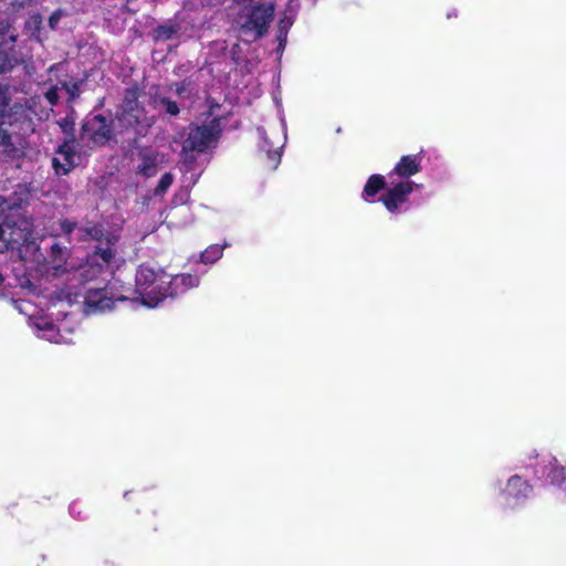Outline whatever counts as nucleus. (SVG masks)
<instances>
[{
	"mask_svg": "<svg viewBox=\"0 0 566 566\" xmlns=\"http://www.w3.org/2000/svg\"><path fill=\"white\" fill-rule=\"evenodd\" d=\"M73 122H70L69 119H65L63 123H61V127L63 129V132H69V130H72L73 129Z\"/></svg>",
	"mask_w": 566,
	"mask_h": 566,
	"instance_id": "nucleus-28",
	"label": "nucleus"
},
{
	"mask_svg": "<svg viewBox=\"0 0 566 566\" xmlns=\"http://www.w3.org/2000/svg\"><path fill=\"white\" fill-rule=\"evenodd\" d=\"M76 506H77V504H75V503H73V504L70 506V513H71L72 515H74V516L80 514V513H76V512H75Z\"/></svg>",
	"mask_w": 566,
	"mask_h": 566,
	"instance_id": "nucleus-30",
	"label": "nucleus"
},
{
	"mask_svg": "<svg viewBox=\"0 0 566 566\" xmlns=\"http://www.w3.org/2000/svg\"><path fill=\"white\" fill-rule=\"evenodd\" d=\"M389 179V187L380 200L388 211L396 212L399 206L407 201L408 196L413 191V189L419 188L420 185H417L409 179L401 181H395L392 178Z\"/></svg>",
	"mask_w": 566,
	"mask_h": 566,
	"instance_id": "nucleus-8",
	"label": "nucleus"
},
{
	"mask_svg": "<svg viewBox=\"0 0 566 566\" xmlns=\"http://www.w3.org/2000/svg\"><path fill=\"white\" fill-rule=\"evenodd\" d=\"M78 157L73 151V144L64 143L60 146L56 157L53 158V166L56 174L65 175L77 165Z\"/></svg>",
	"mask_w": 566,
	"mask_h": 566,
	"instance_id": "nucleus-13",
	"label": "nucleus"
},
{
	"mask_svg": "<svg viewBox=\"0 0 566 566\" xmlns=\"http://www.w3.org/2000/svg\"><path fill=\"white\" fill-rule=\"evenodd\" d=\"M75 232L76 237L80 239H93L96 241L103 240L104 233L98 227H90V228H77L76 224L69 220H63L60 222V232H52V235L56 237L60 234L71 235Z\"/></svg>",
	"mask_w": 566,
	"mask_h": 566,
	"instance_id": "nucleus-12",
	"label": "nucleus"
},
{
	"mask_svg": "<svg viewBox=\"0 0 566 566\" xmlns=\"http://www.w3.org/2000/svg\"><path fill=\"white\" fill-rule=\"evenodd\" d=\"M114 137V130L111 123L101 116L93 115L85 119L81 140L88 146H102L107 144Z\"/></svg>",
	"mask_w": 566,
	"mask_h": 566,
	"instance_id": "nucleus-7",
	"label": "nucleus"
},
{
	"mask_svg": "<svg viewBox=\"0 0 566 566\" xmlns=\"http://www.w3.org/2000/svg\"><path fill=\"white\" fill-rule=\"evenodd\" d=\"M174 181V176L170 172H166L161 176V178L158 181V185L154 189V196L155 197H163L167 190L170 188Z\"/></svg>",
	"mask_w": 566,
	"mask_h": 566,
	"instance_id": "nucleus-23",
	"label": "nucleus"
},
{
	"mask_svg": "<svg viewBox=\"0 0 566 566\" xmlns=\"http://www.w3.org/2000/svg\"><path fill=\"white\" fill-rule=\"evenodd\" d=\"M6 92H8V88H0V97L3 99L0 108V146H4L10 142V134L4 128L6 125L13 126V118H10L9 115L12 113H6V108L8 106V103L6 101ZM12 109V107L10 108Z\"/></svg>",
	"mask_w": 566,
	"mask_h": 566,
	"instance_id": "nucleus-19",
	"label": "nucleus"
},
{
	"mask_svg": "<svg viewBox=\"0 0 566 566\" xmlns=\"http://www.w3.org/2000/svg\"><path fill=\"white\" fill-rule=\"evenodd\" d=\"M61 15L62 14L60 11H55L54 13H52V15L49 19V24L52 29H54L57 25V23L61 19Z\"/></svg>",
	"mask_w": 566,
	"mask_h": 566,
	"instance_id": "nucleus-27",
	"label": "nucleus"
},
{
	"mask_svg": "<svg viewBox=\"0 0 566 566\" xmlns=\"http://www.w3.org/2000/svg\"><path fill=\"white\" fill-rule=\"evenodd\" d=\"M9 249L19 250V255L24 262L38 263V271L46 277H59L78 271L82 279L93 280L107 270L113 258L108 247L97 248L86 264L76 269L69 250L55 242L50 248L49 256L40 262L39 247L32 238V224L30 220L20 216L14 221L6 220L0 224V252Z\"/></svg>",
	"mask_w": 566,
	"mask_h": 566,
	"instance_id": "nucleus-1",
	"label": "nucleus"
},
{
	"mask_svg": "<svg viewBox=\"0 0 566 566\" xmlns=\"http://www.w3.org/2000/svg\"><path fill=\"white\" fill-rule=\"evenodd\" d=\"M543 475L551 484L566 489V467L556 458L551 457L543 461Z\"/></svg>",
	"mask_w": 566,
	"mask_h": 566,
	"instance_id": "nucleus-15",
	"label": "nucleus"
},
{
	"mask_svg": "<svg viewBox=\"0 0 566 566\" xmlns=\"http://www.w3.org/2000/svg\"><path fill=\"white\" fill-rule=\"evenodd\" d=\"M292 2H295V7L291 11V14L284 13L283 18H281V20L279 21L280 32H285L286 33L287 30L290 29V27L294 22V18H295L296 12H297L298 7H300V0H291V3Z\"/></svg>",
	"mask_w": 566,
	"mask_h": 566,
	"instance_id": "nucleus-22",
	"label": "nucleus"
},
{
	"mask_svg": "<svg viewBox=\"0 0 566 566\" xmlns=\"http://www.w3.org/2000/svg\"><path fill=\"white\" fill-rule=\"evenodd\" d=\"M161 105L165 108L166 113L170 115H177L179 113L178 105L172 101L163 99Z\"/></svg>",
	"mask_w": 566,
	"mask_h": 566,
	"instance_id": "nucleus-25",
	"label": "nucleus"
},
{
	"mask_svg": "<svg viewBox=\"0 0 566 566\" xmlns=\"http://www.w3.org/2000/svg\"><path fill=\"white\" fill-rule=\"evenodd\" d=\"M421 170V156L420 155H406L400 158V160L395 166L391 174H389V178H394V176H398L405 179L418 174Z\"/></svg>",
	"mask_w": 566,
	"mask_h": 566,
	"instance_id": "nucleus-16",
	"label": "nucleus"
},
{
	"mask_svg": "<svg viewBox=\"0 0 566 566\" xmlns=\"http://www.w3.org/2000/svg\"><path fill=\"white\" fill-rule=\"evenodd\" d=\"M114 301L107 296L104 290H90L85 295V306L87 314L105 312L111 310Z\"/></svg>",
	"mask_w": 566,
	"mask_h": 566,
	"instance_id": "nucleus-14",
	"label": "nucleus"
},
{
	"mask_svg": "<svg viewBox=\"0 0 566 566\" xmlns=\"http://www.w3.org/2000/svg\"><path fill=\"white\" fill-rule=\"evenodd\" d=\"M199 285V277L192 274L170 275L163 270L144 269V306L154 308L167 297L182 294Z\"/></svg>",
	"mask_w": 566,
	"mask_h": 566,
	"instance_id": "nucleus-3",
	"label": "nucleus"
},
{
	"mask_svg": "<svg viewBox=\"0 0 566 566\" xmlns=\"http://www.w3.org/2000/svg\"><path fill=\"white\" fill-rule=\"evenodd\" d=\"M219 124L213 120L209 125L192 127L188 138L182 145V163L185 167H192L193 151L202 153L213 145L219 136Z\"/></svg>",
	"mask_w": 566,
	"mask_h": 566,
	"instance_id": "nucleus-6",
	"label": "nucleus"
},
{
	"mask_svg": "<svg viewBox=\"0 0 566 566\" xmlns=\"http://www.w3.org/2000/svg\"><path fill=\"white\" fill-rule=\"evenodd\" d=\"M184 185L176 191L172 198V205H184L190 198V187H192L200 176V171H197L192 167H186Z\"/></svg>",
	"mask_w": 566,
	"mask_h": 566,
	"instance_id": "nucleus-17",
	"label": "nucleus"
},
{
	"mask_svg": "<svg viewBox=\"0 0 566 566\" xmlns=\"http://www.w3.org/2000/svg\"><path fill=\"white\" fill-rule=\"evenodd\" d=\"M273 13L274 6L272 3L245 6L237 19L241 38L251 42L264 35L273 19Z\"/></svg>",
	"mask_w": 566,
	"mask_h": 566,
	"instance_id": "nucleus-5",
	"label": "nucleus"
},
{
	"mask_svg": "<svg viewBox=\"0 0 566 566\" xmlns=\"http://www.w3.org/2000/svg\"><path fill=\"white\" fill-rule=\"evenodd\" d=\"M531 486L520 476H512L506 484L505 493L516 501L525 499L531 494Z\"/></svg>",
	"mask_w": 566,
	"mask_h": 566,
	"instance_id": "nucleus-18",
	"label": "nucleus"
},
{
	"mask_svg": "<svg viewBox=\"0 0 566 566\" xmlns=\"http://www.w3.org/2000/svg\"><path fill=\"white\" fill-rule=\"evenodd\" d=\"M281 130L282 135L276 137V140H269L266 133L263 129H259V134L262 138L260 147L262 150L266 153L268 159L270 161L271 168L275 169L281 160V150L284 146L286 139V125L283 119H281Z\"/></svg>",
	"mask_w": 566,
	"mask_h": 566,
	"instance_id": "nucleus-10",
	"label": "nucleus"
},
{
	"mask_svg": "<svg viewBox=\"0 0 566 566\" xmlns=\"http://www.w3.org/2000/svg\"><path fill=\"white\" fill-rule=\"evenodd\" d=\"M139 93L137 90L127 91L120 106L117 117L118 125L125 129H134L138 132L139 117L142 108L138 102Z\"/></svg>",
	"mask_w": 566,
	"mask_h": 566,
	"instance_id": "nucleus-9",
	"label": "nucleus"
},
{
	"mask_svg": "<svg viewBox=\"0 0 566 566\" xmlns=\"http://www.w3.org/2000/svg\"><path fill=\"white\" fill-rule=\"evenodd\" d=\"M385 188V178L381 175H373L367 180L364 191L363 198L368 200L370 197H374L379 190Z\"/></svg>",
	"mask_w": 566,
	"mask_h": 566,
	"instance_id": "nucleus-20",
	"label": "nucleus"
},
{
	"mask_svg": "<svg viewBox=\"0 0 566 566\" xmlns=\"http://www.w3.org/2000/svg\"><path fill=\"white\" fill-rule=\"evenodd\" d=\"M294 7H295V2L291 3V0H289L287 7H286V10L284 13L291 14V11L293 10Z\"/></svg>",
	"mask_w": 566,
	"mask_h": 566,
	"instance_id": "nucleus-29",
	"label": "nucleus"
},
{
	"mask_svg": "<svg viewBox=\"0 0 566 566\" xmlns=\"http://www.w3.org/2000/svg\"><path fill=\"white\" fill-rule=\"evenodd\" d=\"M41 24V18L38 14H34L30 18V20L27 22V27L29 29L33 28L34 32L39 29Z\"/></svg>",
	"mask_w": 566,
	"mask_h": 566,
	"instance_id": "nucleus-26",
	"label": "nucleus"
},
{
	"mask_svg": "<svg viewBox=\"0 0 566 566\" xmlns=\"http://www.w3.org/2000/svg\"><path fill=\"white\" fill-rule=\"evenodd\" d=\"M175 32V29L171 27H159L156 31V40H168Z\"/></svg>",
	"mask_w": 566,
	"mask_h": 566,
	"instance_id": "nucleus-24",
	"label": "nucleus"
},
{
	"mask_svg": "<svg viewBox=\"0 0 566 566\" xmlns=\"http://www.w3.org/2000/svg\"><path fill=\"white\" fill-rule=\"evenodd\" d=\"M21 290L28 298L15 300L14 306L29 317V323L36 336L55 344L70 343L73 327L69 323L54 324L51 318L54 313L43 314V311L44 307L49 311L59 307L56 314H63L65 318L67 316L66 308L76 301L77 293L61 291L53 297L48 287L41 289L30 279L21 282Z\"/></svg>",
	"mask_w": 566,
	"mask_h": 566,
	"instance_id": "nucleus-2",
	"label": "nucleus"
},
{
	"mask_svg": "<svg viewBox=\"0 0 566 566\" xmlns=\"http://www.w3.org/2000/svg\"><path fill=\"white\" fill-rule=\"evenodd\" d=\"M223 249H224V247H222V245H218V244L210 245L201 253L200 261L202 263H214L222 256Z\"/></svg>",
	"mask_w": 566,
	"mask_h": 566,
	"instance_id": "nucleus-21",
	"label": "nucleus"
},
{
	"mask_svg": "<svg viewBox=\"0 0 566 566\" xmlns=\"http://www.w3.org/2000/svg\"><path fill=\"white\" fill-rule=\"evenodd\" d=\"M81 85L82 82L60 81L44 92L46 106L38 105L41 103L40 97L32 98L30 104L25 107L14 104L9 117L13 118V125L21 122L22 125L27 124L28 128H30V123L33 118H38L39 120L49 118L50 113L52 112V106L59 99L60 94L67 95L69 101L75 99L80 95Z\"/></svg>",
	"mask_w": 566,
	"mask_h": 566,
	"instance_id": "nucleus-4",
	"label": "nucleus"
},
{
	"mask_svg": "<svg viewBox=\"0 0 566 566\" xmlns=\"http://www.w3.org/2000/svg\"><path fill=\"white\" fill-rule=\"evenodd\" d=\"M15 34L9 25L0 27V72L9 71L18 62L12 53Z\"/></svg>",
	"mask_w": 566,
	"mask_h": 566,
	"instance_id": "nucleus-11",
	"label": "nucleus"
},
{
	"mask_svg": "<svg viewBox=\"0 0 566 566\" xmlns=\"http://www.w3.org/2000/svg\"><path fill=\"white\" fill-rule=\"evenodd\" d=\"M144 157H146V156L144 155ZM143 169H144V175H146V174H147V170H148V165L146 164V158H144V166H143Z\"/></svg>",
	"mask_w": 566,
	"mask_h": 566,
	"instance_id": "nucleus-31",
	"label": "nucleus"
}]
</instances>
